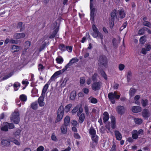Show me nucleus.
I'll return each mask as SVG.
<instances>
[{"label": "nucleus", "instance_id": "nucleus-1", "mask_svg": "<svg viewBox=\"0 0 151 151\" xmlns=\"http://www.w3.org/2000/svg\"><path fill=\"white\" fill-rule=\"evenodd\" d=\"M120 96V95H117V93L115 91L114 93H110L108 94V97L109 99L111 101L112 103L113 104L115 103V99H119Z\"/></svg>", "mask_w": 151, "mask_h": 151}, {"label": "nucleus", "instance_id": "nucleus-2", "mask_svg": "<svg viewBox=\"0 0 151 151\" xmlns=\"http://www.w3.org/2000/svg\"><path fill=\"white\" fill-rule=\"evenodd\" d=\"M12 122H14L15 124H18L19 121V114L18 111H15L12 114L11 118Z\"/></svg>", "mask_w": 151, "mask_h": 151}, {"label": "nucleus", "instance_id": "nucleus-3", "mask_svg": "<svg viewBox=\"0 0 151 151\" xmlns=\"http://www.w3.org/2000/svg\"><path fill=\"white\" fill-rule=\"evenodd\" d=\"M57 116L56 122L60 121L62 119L64 114L63 107L60 106L59 108L57 113Z\"/></svg>", "mask_w": 151, "mask_h": 151}, {"label": "nucleus", "instance_id": "nucleus-4", "mask_svg": "<svg viewBox=\"0 0 151 151\" xmlns=\"http://www.w3.org/2000/svg\"><path fill=\"white\" fill-rule=\"evenodd\" d=\"M93 0H90V20L91 22L94 21L95 16L94 12L95 11V9L93 7L92 1Z\"/></svg>", "mask_w": 151, "mask_h": 151}, {"label": "nucleus", "instance_id": "nucleus-5", "mask_svg": "<svg viewBox=\"0 0 151 151\" xmlns=\"http://www.w3.org/2000/svg\"><path fill=\"white\" fill-rule=\"evenodd\" d=\"M102 84V82L100 81L93 82L91 85L92 89L94 91L99 90L101 88Z\"/></svg>", "mask_w": 151, "mask_h": 151}, {"label": "nucleus", "instance_id": "nucleus-6", "mask_svg": "<svg viewBox=\"0 0 151 151\" xmlns=\"http://www.w3.org/2000/svg\"><path fill=\"white\" fill-rule=\"evenodd\" d=\"M107 58L104 56H100L99 59V64L101 65L106 67L107 64Z\"/></svg>", "mask_w": 151, "mask_h": 151}, {"label": "nucleus", "instance_id": "nucleus-7", "mask_svg": "<svg viewBox=\"0 0 151 151\" xmlns=\"http://www.w3.org/2000/svg\"><path fill=\"white\" fill-rule=\"evenodd\" d=\"M79 59L77 57H75L72 58L70 60L69 62L65 66L67 69L73 64L78 62Z\"/></svg>", "mask_w": 151, "mask_h": 151}, {"label": "nucleus", "instance_id": "nucleus-8", "mask_svg": "<svg viewBox=\"0 0 151 151\" xmlns=\"http://www.w3.org/2000/svg\"><path fill=\"white\" fill-rule=\"evenodd\" d=\"M92 29L93 32L91 34L92 36L94 38H97L98 37V34L100 33L98 29L94 24L92 26Z\"/></svg>", "mask_w": 151, "mask_h": 151}, {"label": "nucleus", "instance_id": "nucleus-9", "mask_svg": "<svg viewBox=\"0 0 151 151\" xmlns=\"http://www.w3.org/2000/svg\"><path fill=\"white\" fill-rule=\"evenodd\" d=\"M67 69L65 68V66L62 70L55 72V73L52 76L51 78V79H52L55 76L62 74V73L64 72Z\"/></svg>", "mask_w": 151, "mask_h": 151}, {"label": "nucleus", "instance_id": "nucleus-10", "mask_svg": "<svg viewBox=\"0 0 151 151\" xmlns=\"http://www.w3.org/2000/svg\"><path fill=\"white\" fill-rule=\"evenodd\" d=\"M102 117L103 118L104 122L105 123L109 119V113L106 111L104 112Z\"/></svg>", "mask_w": 151, "mask_h": 151}, {"label": "nucleus", "instance_id": "nucleus-11", "mask_svg": "<svg viewBox=\"0 0 151 151\" xmlns=\"http://www.w3.org/2000/svg\"><path fill=\"white\" fill-rule=\"evenodd\" d=\"M150 115L149 110L147 109H144L142 112V115L144 118H148Z\"/></svg>", "mask_w": 151, "mask_h": 151}, {"label": "nucleus", "instance_id": "nucleus-12", "mask_svg": "<svg viewBox=\"0 0 151 151\" xmlns=\"http://www.w3.org/2000/svg\"><path fill=\"white\" fill-rule=\"evenodd\" d=\"M44 96H40L38 99V102L40 106H43L45 105V103L44 102Z\"/></svg>", "mask_w": 151, "mask_h": 151}, {"label": "nucleus", "instance_id": "nucleus-13", "mask_svg": "<svg viewBox=\"0 0 151 151\" xmlns=\"http://www.w3.org/2000/svg\"><path fill=\"white\" fill-rule=\"evenodd\" d=\"M132 111L135 113L140 112L141 111V108L138 106H134L132 107Z\"/></svg>", "mask_w": 151, "mask_h": 151}, {"label": "nucleus", "instance_id": "nucleus-14", "mask_svg": "<svg viewBox=\"0 0 151 151\" xmlns=\"http://www.w3.org/2000/svg\"><path fill=\"white\" fill-rule=\"evenodd\" d=\"M111 127L113 129H115L116 126L115 117L113 116H112L111 117Z\"/></svg>", "mask_w": 151, "mask_h": 151}, {"label": "nucleus", "instance_id": "nucleus-15", "mask_svg": "<svg viewBox=\"0 0 151 151\" xmlns=\"http://www.w3.org/2000/svg\"><path fill=\"white\" fill-rule=\"evenodd\" d=\"M25 34L24 33H16L14 35V37L16 39H19L24 37Z\"/></svg>", "mask_w": 151, "mask_h": 151}, {"label": "nucleus", "instance_id": "nucleus-16", "mask_svg": "<svg viewBox=\"0 0 151 151\" xmlns=\"http://www.w3.org/2000/svg\"><path fill=\"white\" fill-rule=\"evenodd\" d=\"M114 134L117 140H121L122 138V136L121 133L118 130H115L114 131Z\"/></svg>", "mask_w": 151, "mask_h": 151}, {"label": "nucleus", "instance_id": "nucleus-17", "mask_svg": "<svg viewBox=\"0 0 151 151\" xmlns=\"http://www.w3.org/2000/svg\"><path fill=\"white\" fill-rule=\"evenodd\" d=\"M88 101L93 104H96L98 102L97 99L93 96H90L88 98Z\"/></svg>", "mask_w": 151, "mask_h": 151}, {"label": "nucleus", "instance_id": "nucleus-18", "mask_svg": "<svg viewBox=\"0 0 151 151\" xmlns=\"http://www.w3.org/2000/svg\"><path fill=\"white\" fill-rule=\"evenodd\" d=\"M49 85V84L48 82L44 86L42 91V96H45V93L48 89Z\"/></svg>", "mask_w": 151, "mask_h": 151}, {"label": "nucleus", "instance_id": "nucleus-19", "mask_svg": "<svg viewBox=\"0 0 151 151\" xmlns=\"http://www.w3.org/2000/svg\"><path fill=\"white\" fill-rule=\"evenodd\" d=\"M117 111L119 114H123L124 111V107L123 106H118L117 108Z\"/></svg>", "mask_w": 151, "mask_h": 151}, {"label": "nucleus", "instance_id": "nucleus-20", "mask_svg": "<svg viewBox=\"0 0 151 151\" xmlns=\"http://www.w3.org/2000/svg\"><path fill=\"white\" fill-rule=\"evenodd\" d=\"M1 143L4 146H8L10 144V142L6 139H3L1 141Z\"/></svg>", "mask_w": 151, "mask_h": 151}, {"label": "nucleus", "instance_id": "nucleus-21", "mask_svg": "<svg viewBox=\"0 0 151 151\" xmlns=\"http://www.w3.org/2000/svg\"><path fill=\"white\" fill-rule=\"evenodd\" d=\"M132 137L133 139H136L137 138L138 134L137 133V131L136 130H134L132 132Z\"/></svg>", "mask_w": 151, "mask_h": 151}, {"label": "nucleus", "instance_id": "nucleus-22", "mask_svg": "<svg viewBox=\"0 0 151 151\" xmlns=\"http://www.w3.org/2000/svg\"><path fill=\"white\" fill-rule=\"evenodd\" d=\"M9 123L5 122L4 124V126L1 127V130L2 131H7L8 130Z\"/></svg>", "mask_w": 151, "mask_h": 151}, {"label": "nucleus", "instance_id": "nucleus-23", "mask_svg": "<svg viewBox=\"0 0 151 151\" xmlns=\"http://www.w3.org/2000/svg\"><path fill=\"white\" fill-rule=\"evenodd\" d=\"M66 126H65V125H63L60 127L61 132L63 134H65L67 132V129Z\"/></svg>", "mask_w": 151, "mask_h": 151}, {"label": "nucleus", "instance_id": "nucleus-24", "mask_svg": "<svg viewBox=\"0 0 151 151\" xmlns=\"http://www.w3.org/2000/svg\"><path fill=\"white\" fill-rule=\"evenodd\" d=\"M59 30L58 27H57L55 30L53 32L52 34L51 35L50 37V38L52 39L57 34Z\"/></svg>", "mask_w": 151, "mask_h": 151}, {"label": "nucleus", "instance_id": "nucleus-25", "mask_svg": "<svg viewBox=\"0 0 151 151\" xmlns=\"http://www.w3.org/2000/svg\"><path fill=\"white\" fill-rule=\"evenodd\" d=\"M98 137L96 134L91 136V138L93 142L97 144L98 141Z\"/></svg>", "mask_w": 151, "mask_h": 151}, {"label": "nucleus", "instance_id": "nucleus-26", "mask_svg": "<svg viewBox=\"0 0 151 151\" xmlns=\"http://www.w3.org/2000/svg\"><path fill=\"white\" fill-rule=\"evenodd\" d=\"M70 123V118L69 116H66L64 119V125L68 126Z\"/></svg>", "mask_w": 151, "mask_h": 151}, {"label": "nucleus", "instance_id": "nucleus-27", "mask_svg": "<svg viewBox=\"0 0 151 151\" xmlns=\"http://www.w3.org/2000/svg\"><path fill=\"white\" fill-rule=\"evenodd\" d=\"M20 86V84L18 82H16L13 85L14 89L15 91H17L18 90Z\"/></svg>", "mask_w": 151, "mask_h": 151}, {"label": "nucleus", "instance_id": "nucleus-28", "mask_svg": "<svg viewBox=\"0 0 151 151\" xmlns=\"http://www.w3.org/2000/svg\"><path fill=\"white\" fill-rule=\"evenodd\" d=\"M20 47L15 45H13L12 47V49L13 52L18 51L20 50Z\"/></svg>", "mask_w": 151, "mask_h": 151}, {"label": "nucleus", "instance_id": "nucleus-29", "mask_svg": "<svg viewBox=\"0 0 151 151\" xmlns=\"http://www.w3.org/2000/svg\"><path fill=\"white\" fill-rule=\"evenodd\" d=\"M10 141L13 142L16 145H20V142L17 140L13 138H11L10 139Z\"/></svg>", "mask_w": 151, "mask_h": 151}, {"label": "nucleus", "instance_id": "nucleus-30", "mask_svg": "<svg viewBox=\"0 0 151 151\" xmlns=\"http://www.w3.org/2000/svg\"><path fill=\"white\" fill-rule=\"evenodd\" d=\"M90 134L91 136L96 135V132L95 130L93 127H91L89 130Z\"/></svg>", "mask_w": 151, "mask_h": 151}, {"label": "nucleus", "instance_id": "nucleus-31", "mask_svg": "<svg viewBox=\"0 0 151 151\" xmlns=\"http://www.w3.org/2000/svg\"><path fill=\"white\" fill-rule=\"evenodd\" d=\"M31 107L33 109H36L38 107V104L37 101L32 103L31 104Z\"/></svg>", "mask_w": 151, "mask_h": 151}, {"label": "nucleus", "instance_id": "nucleus-32", "mask_svg": "<svg viewBox=\"0 0 151 151\" xmlns=\"http://www.w3.org/2000/svg\"><path fill=\"white\" fill-rule=\"evenodd\" d=\"M85 119V116L84 114H81L79 117V122L80 123H82Z\"/></svg>", "mask_w": 151, "mask_h": 151}, {"label": "nucleus", "instance_id": "nucleus-33", "mask_svg": "<svg viewBox=\"0 0 151 151\" xmlns=\"http://www.w3.org/2000/svg\"><path fill=\"white\" fill-rule=\"evenodd\" d=\"M119 14L120 17L122 18L124 17L125 16V13L124 11L122 9L119 10Z\"/></svg>", "mask_w": 151, "mask_h": 151}, {"label": "nucleus", "instance_id": "nucleus-34", "mask_svg": "<svg viewBox=\"0 0 151 151\" xmlns=\"http://www.w3.org/2000/svg\"><path fill=\"white\" fill-rule=\"evenodd\" d=\"M76 96V92L75 91H72L70 93V99L71 100L75 99Z\"/></svg>", "mask_w": 151, "mask_h": 151}, {"label": "nucleus", "instance_id": "nucleus-35", "mask_svg": "<svg viewBox=\"0 0 151 151\" xmlns=\"http://www.w3.org/2000/svg\"><path fill=\"white\" fill-rule=\"evenodd\" d=\"M140 98V96L139 95H137L134 97L135 103L138 105H139L140 104V102L138 101V100Z\"/></svg>", "mask_w": 151, "mask_h": 151}, {"label": "nucleus", "instance_id": "nucleus-36", "mask_svg": "<svg viewBox=\"0 0 151 151\" xmlns=\"http://www.w3.org/2000/svg\"><path fill=\"white\" fill-rule=\"evenodd\" d=\"M72 106V104H69L66 106L64 108V110L66 112H68L69 111Z\"/></svg>", "mask_w": 151, "mask_h": 151}, {"label": "nucleus", "instance_id": "nucleus-37", "mask_svg": "<svg viewBox=\"0 0 151 151\" xmlns=\"http://www.w3.org/2000/svg\"><path fill=\"white\" fill-rule=\"evenodd\" d=\"M99 109L97 108H93L92 111V114H99Z\"/></svg>", "mask_w": 151, "mask_h": 151}, {"label": "nucleus", "instance_id": "nucleus-38", "mask_svg": "<svg viewBox=\"0 0 151 151\" xmlns=\"http://www.w3.org/2000/svg\"><path fill=\"white\" fill-rule=\"evenodd\" d=\"M134 121L136 124H141L142 122V120L141 119L137 118L134 119Z\"/></svg>", "mask_w": 151, "mask_h": 151}, {"label": "nucleus", "instance_id": "nucleus-39", "mask_svg": "<svg viewBox=\"0 0 151 151\" xmlns=\"http://www.w3.org/2000/svg\"><path fill=\"white\" fill-rule=\"evenodd\" d=\"M24 45L25 47L24 49L27 50L29 48L30 45V43L29 41H27L24 43Z\"/></svg>", "mask_w": 151, "mask_h": 151}, {"label": "nucleus", "instance_id": "nucleus-40", "mask_svg": "<svg viewBox=\"0 0 151 151\" xmlns=\"http://www.w3.org/2000/svg\"><path fill=\"white\" fill-rule=\"evenodd\" d=\"M136 90L135 89L133 88H131L130 90L129 94L132 96H133L136 93Z\"/></svg>", "mask_w": 151, "mask_h": 151}, {"label": "nucleus", "instance_id": "nucleus-41", "mask_svg": "<svg viewBox=\"0 0 151 151\" xmlns=\"http://www.w3.org/2000/svg\"><path fill=\"white\" fill-rule=\"evenodd\" d=\"M19 98L21 100L23 101H26L27 100V97L24 94H22L20 96Z\"/></svg>", "mask_w": 151, "mask_h": 151}, {"label": "nucleus", "instance_id": "nucleus-42", "mask_svg": "<svg viewBox=\"0 0 151 151\" xmlns=\"http://www.w3.org/2000/svg\"><path fill=\"white\" fill-rule=\"evenodd\" d=\"M142 24L144 26H146L148 27H151V24L150 23L147 21H144L142 22Z\"/></svg>", "mask_w": 151, "mask_h": 151}, {"label": "nucleus", "instance_id": "nucleus-43", "mask_svg": "<svg viewBox=\"0 0 151 151\" xmlns=\"http://www.w3.org/2000/svg\"><path fill=\"white\" fill-rule=\"evenodd\" d=\"M98 75L96 73H95L92 77V79L93 82H96Z\"/></svg>", "mask_w": 151, "mask_h": 151}, {"label": "nucleus", "instance_id": "nucleus-44", "mask_svg": "<svg viewBox=\"0 0 151 151\" xmlns=\"http://www.w3.org/2000/svg\"><path fill=\"white\" fill-rule=\"evenodd\" d=\"M13 72L10 73L8 75H6L4 77L2 78V80H5L7 79L8 78H9L12 76L13 75Z\"/></svg>", "mask_w": 151, "mask_h": 151}, {"label": "nucleus", "instance_id": "nucleus-45", "mask_svg": "<svg viewBox=\"0 0 151 151\" xmlns=\"http://www.w3.org/2000/svg\"><path fill=\"white\" fill-rule=\"evenodd\" d=\"M146 36H142L140 37L139 41L140 43L142 44H143L146 41Z\"/></svg>", "mask_w": 151, "mask_h": 151}, {"label": "nucleus", "instance_id": "nucleus-46", "mask_svg": "<svg viewBox=\"0 0 151 151\" xmlns=\"http://www.w3.org/2000/svg\"><path fill=\"white\" fill-rule=\"evenodd\" d=\"M141 102L142 105L143 106H145L147 105L148 101L147 99H142Z\"/></svg>", "mask_w": 151, "mask_h": 151}, {"label": "nucleus", "instance_id": "nucleus-47", "mask_svg": "<svg viewBox=\"0 0 151 151\" xmlns=\"http://www.w3.org/2000/svg\"><path fill=\"white\" fill-rule=\"evenodd\" d=\"M56 60L57 62L59 64H62L63 62V59L62 57L57 58Z\"/></svg>", "mask_w": 151, "mask_h": 151}, {"label": "nucleus", "instance_id": "nucleus-48", "mask_svg": "<svg viewBox=\"0 0 151 151\" xmlns=\"http://www.w3.org/2000/svg\"><path fill=\"white\" fill-rule=\"evenodd\" d=\"M85 81V78L82 77L80 78V83L81 86H83Z\"/></svg>", "mask_w": 151, "mask_h": 151}, {"label": "nucleus", "instance_id": "nucleus-49", "mask_svg": "<svg viewBox=\"0 0 151 151\" xmlns=\"http://www.w3.org/2000/svg\"><path fill=\"white\" fill-rule=\"evenodd\" d=\"M132 76V73L130 71H128L127 73V80L128 82L131 79Z\"/></svg>", "mask_w": 151, "mask_h": 151}, {"label": "nucleus", "instance_id": "nucleus-50", "mask_svg": "<svg viewBox=\"0 0 151 151\" xmlns=\"http://www.w3.org/2000/svg\"><path fill=\"white\" fill-rule=\"evenodd\" d=\"M110 151H116V146L115 143L113 142L112 146Z\"/></svg>", "mask_w": 151, "mask_h": 151}, {"label": "nucleus", "instance_id": "nucleus-51", "mask_svg": "<svg viewBox=\"0 0 151 151\" xmlns=\"http://www.w3.org/2000/svg\"><path fill=\"white\" fill-rule=\"evenodd\" d=\"M102 76L105 79L107 80V76L104 72L103 70H101L100 72Z\"/></svg>", "mask_w": 151, "mask_h": 151}, {"label": "nucleus", "instance_id": "nucleus-52", "mask_svg": "<svg viewBox=\"0 0 151 151\" xmlns=\"http://www.w3.org/2000/svg\"><path fill=\"white\" fill-rule=\"evenodd\" d=\"M145 30V27H144L138 31V34L139 35H143L144 33Z\"/></svg>", "mask_w": 151, "mask_h": 151}, {"label": "nucleus", "instance_id": "nucleus-53", "mask_svg": "<svg viewBox=\"0 0 151 151\" xmlns=\"http://www.w3.org/2000/svg\"><path fill=\"white\" fill-rule=\"evenodd\" d=\"M119 69L120 71L123 70L125 68L124 65L122 64H120L119 65Z\"/></svg>", "mask_w": 151, "mask_h": 151}, {"label": "nucleus", "instance_id": "nucleus-54", "mask_svg": "<svg viewBox=\"0 0 151 151\" xmlns=\"http://www.w3.org/2000/svg\"><path fill=\"white\" fill-rule=\"evenodd\" d=\"M74 137L76 139H79L81 138V136L79 134L76 132H75L74 133Z\"/></svg>", "mask_w": 151, "mask_h": 151}, {"label": "nucleus", "instance_id": "nucleus-55", "mask_svg": "<svg viewBox=\"0 0 151 151\" xmlns=\"http://www.w3.org/2000/svg\"><path fill=\"white\" fill-rule=\"evenodd\" d=\"M59 48L61 51H64L65 50L66 47L64 45L62 44L60 45Z\"/></svg>", "mask_w": 151, "mask_h": 151}, {"label": "nucleus", "instance_id": "nucleus-56", "mask_svg": "<svg viewBox=\"0 0 151 151\" xmlns=\"http://www.w3.org/2000/svg\"><path fill=\"white\" fill-rule=\"evenodd\" d=\"M84 109L86 114L87 115H88L89 114V108L88 106L85 105L84 107Z\"/></svg>", "mask_w": 151, "mask_h": 151}, {"label": "nucleus", "instance_id": "nucleus-57", "mask_svg": "<svg viewBox=\"0 0 151 151\" xmlns=\"http://www.w3.org/2000/svg\"><path fill=\"white\" fill-rule=\"evenodd\" d=\"M44 69V66L41 64H39L38 65V69L40 71H42Z\"/></svg>", "mask_w": 151, "mask_h": 151}, {"label": "nucleus", "instance_id": "nucleus-58", "mask_svg": "<svg viewBox=\"0 0 151 151\" xmlns=\"http://www.w3.org/2000/svg\"><path fill=\"white\" fill-rule=\"evenodd\" d=\"M52 139L54 141H57V139L54 133L52 134L51 137Z\"/></svg>", "mask_w": 151, "mask_h": 151}, {"label": "nucleus", "instance_id": "nucleus-59", "mask_svg": "<svg viewBox=\"0 0 151 151\" xmlns=\"http://www.w3.org/2000/svg\"><path fill=\"white\" fill-rule=\"evenodd\" d=\"M21 130L19 129H17L15 132L14 134V135L16 137L17 136H19L20 134Z\"/></svg>", "mask_w": 151, "mask_h": 151}, {"label": "nucleus", "instance_id": "nucleus-60", "mask_svg": "<svg viewBox=\"0 0 151 151\" xmlns=\"http://www.w3.org/2000/svg\"><path fill=\"white\" fill-rule=\"evenodd\" d=\"M66 48L67 51L69 52H71L72 50V46H67L66 47Z\"/></svg>", "mask_w": 151, "mask_h": 151}, {"label": "nucleus", "instance_id": "nucleus-61", "mask_svg": "<svg viewBox=\"0 0 151 151\" xmlns=\"http://www.w3.org/2000/svg\"><path fill=\"white\" fill-rule=\"evenodd\" d=\"M147 51H149L151 49V46L150 45H145V47Z\"/></svg>", "mask_w": 151, "mask_h": 151}, {"label": "nucleus", "instance_id": "nucleus-62", "mask_svg": "<svg viewBox=\"0 0 151 151\" xmlns=\"http://www.w3.org/2000/svg\"><path fill=\"white\" fill-rule=\"evenodd\" d=\"M100 38L101 40V42H103V36L102 34L100 32L98 35V37Z\"/></svg>", "mask_w": 151, "mask_h": 151}, {"label": "nucleus", "instance_id": "nucleus-63", "mask_svg": "<svg viewBox=\"0 0 151 151\" xmlns=\"http://www.w3.org/2000/svg\"><path fill=\"white\" fill-rule=\"evenodd\" d=\"M147 51L145 47L142 48L141 50V52L142 54L145 55L147 53Z\"/></svg>", "mask_w": 151, "mask_h": 151}, {"label": "nucleus", "instance_id": "nucleus-64", "mask_svg": "<svg viewBox=\"0 0 151 151\" xmlns=\"http://www.w3.org/2000/svg\"><path fill=\"white\" fill-rule=\"evenodd\" d=\"M44 150V147L42 146L38 147L37 149V151H43Z\"/></svg>", "mask_w": 151, "mask_h": 151}]
</instances>
